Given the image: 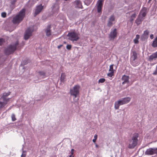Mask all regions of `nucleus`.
<instances>
[{
    "label": "nucleus",
    "instance_id": "1",
    "mask_svg": "<svg viewBox=\"0 0 157 157\" xmlns=\"http://www.w3.org/2000/svg\"><path fill=\"white\" fill-rule=\"evenodd\" d=\"M148 13L147 9L145 7H143L139 12V14L135 21L137 25L140 24L145 19V17Z\"/></svg>",
    "mask_w": 157,
    "mask_h": 157
},
{
    "label": "nucleus",
    "instance_id": "2",
    "mask_svg": "<svg viewBox=\"0 0 157 157\" xmlns=\"http://www.w3.org/2000/svg\"><path fill=\"white\" fill-rule=\"evenodd\" d=\"M19 46L20 45L18 41L13 43L5 49L4 52L5 54L8 55L13 53Z\"/></svg>",
    "mask_w": 157,
    "mask_h": 157
},
{
    "label": "nucleus",
    "instance_id": "3",
    "mask_svg": "<svg viewBox=\"0 0 157 157\" xmlns=\"http://www.w3.org/2000/svg\"><path fill=\"white\" fill-rule=\"evenodd\" d=\"M25 9H22L18 14L13 18V22L14 24H18L22 21L25 16Z\"/></svg>",
    "mask_w": 157,
    "mask_h": 157
},
{
    "label": "nucleus",
    "instance_id": "4",
    "mask_svg": "<svg viewBox=\"0 0 157 157\" xmlns=\"http://www.w3.org/2000/svg\"><path fill=\"white\" fill-rule=\"evenodd\" d=\"M80 88V87L79 85H75L72 89H70V93L71 96L74 97V100L75 102H77L78 99V98L77 99H75L79 95Z\"/></svg>",
    "mask_w": 157,
    "mask_h": 157
},
{
    "label": "nucleus",
    "instance_id": "5",
    "mask_svg": "<svg viewBox=\"0 0 157 157\" xmlns=\"http://www.w3.org/2000/svg\"><path fill=\"white\" fill-rule=\"evenodd\" d=\"M138 136L139 134L137 133H135L133 135L132 139L129 141L128 146L129 148H134L137 145Z\"/></svg>",
    "mask_w": 157,
    "mask_h": 157
},
{
    "label": "nucleus",
    "instance_id": "6",
    "mask_svg": "<svg viewBox=\"0 0 157 157\" xmlns=\"http://www.w3.org/2000/svg\"><path fill=\"white\" fill-rule=\"evenodd\" d=\"M67 36L69 37L70 40L73 41H77L79 38L78 34L75 32L69 33Z\"/></svg>",
    "mask_w": 157,
    "mask_h": 157
},
{
    "label": "nucleus",
    "instance_id": "7",
    "mask_svg": "<svg viewBox=\"0 0 157 157\" xmlns=\"http://www.w3.org/2000/svg\"><path fill=\"white\" fill-rule=\"evenodd\" d=\"M157 153V148H150L147 149L145 152V154L151 155H154Z\"/></svg>",
    "mask_w": 157,
    "mask_h": 157
},
{
    "label": "nucleus",
    "instance_id": "8",
    "mask_svg": "<svg viewBox=\"0 0 157 157\" xmlns=\"http://www.w3.org/2000/svg\"><path fill=\"white\" fill-rule=\"evenodd\" d=\"M33 31V29L32 27L28 28L25 33L24 38L25 40H27L32 35Z\"/></svg>",
    "mask_w": 157,
    "mask_h": 157
},
{
    "label": "nucleus",
    "instance_id": "9",
    "mask_svg": "<svg viewBox=\"0 0 157 157\" xmlns=\"http://www.w3.org/2000/svg\"><path fill=\"white\" fill-rule=\"evenodd\" d=\"M115 17L114 14H112L109 17L108 23L107 24V26L108 27H111L113 24V22L115 21Z\"/></svg>",
    "mask_w": 157,
    "mask_h": 157
},
{
    "label": "nucleus",
    "instance_id": "10",
    "mask_svg": "<svg viewBox=\"0 0 157 157\" xmlns=\"http://www.w3.org/2000/svg\"><path fill=\"white\" fill-rule=\"evenodd\" d=\"M116 29H114L110 32L109 35V38L110 40H113L117 36V32Z\"/></svg>",
    "mask_w": 157,
    "mask_h": 157
},
{
    "label": "nucleus",
    "instance_id": "11",
    "mask_svg": "<svg viewBox=\"0 0 157 157\" xmlns=\"http://www.w3.org/2000/svg\"><path fill=\"white\" fill-rule=\"evenodd\" d=\"M129 77L128 76L125 75H123L121 78L122 84L124 85L126 84H128L129 83Z\"/></svg>",
    "mask_w": 157,
    "mask_h": 157
},
{
    "label": "nucleus",
    "instance_id": "12",
    "mask_svg": "<svg viewBox=\"0 0 157 157\" xmlns=\"http://www.w3.org/2000/svg\"><path fill=\"white\" fill-rule=\"evenodd\" d=\"M103 0H98L97 2V12L98 13H101L102 7L103 5Z\"/></svg>",
    "mask_w": 157,
    "mask_h": 157
},
{
    "label": "nucleus",
    "instance_id": "13",
    "mask_svg": "<svg viewBox=\"0 0 157 157\" xmlns=\"http://www.w3.org/2000/svg\"><path fill=\"white\" fill-rule=\"evenodd\" d=\"M124 104L123 100L121 99L115 102L114 108L116 109H118L120 106Z\"/></svg>",
    "mask_w": 157,
    "mask_h": 157
},
{
    "label": "nucleus",
    "instance_id": "14",
    "mask_svg": "<svg viewBox=\"0 0 157 157\" xmlns=\"http://www.w3.org/2000/svg\"><path fill=\"white\" fill-rule=\"evenodd\" d=\"M43 7L44 6H42V4H40L36 7V9L35 10L34 13V16H36L43 9Z\"/></svg>",
    "mask_w": 157,
    "mask_h": 157
},
{
    "label": "nucleus",
    "instance_id": "15",
    "mask_svg": "<svg viewBox=\"0 0 157 157\" xmlns=\"http://www.w3.org/2000/svg\"><path fill=\"white\" fill-rule=\"evenodd\" d=\"M149 31L147 30H146L144 31L143 33L141 36V39L143 41H144L147 39L148 37Z\"/></svg>",
    "mask_w": 157,
    "mask_h": 157
},
{
    "label": "nucleus",
    "instance_id": "16",
    "mask_svg": "<svg viewBox=\"0 0 157 157\" xmlns=\"http://www.w3.org/2000/svg\"><path fill=\"white\" fill-rule=\"evenodd\" d=\"M8 101L0 97V109L4 107Z\"/></svg>",
    "mask_w": 157,
    "mask_h": 157
},
{
    "label": "nucleus",
    "instance_id": "17",
    "mask_svg": "<svg viewBox=\"0 0 157 157\" xmlns=\"http://www.w3.org/2000/svg\"><path fill=\"white\" fill-rule=\"evenodd\" d=\"M157 58V51L150 56L148 58V61L150 62L155 60Z\"/></svg>",
    "mask_w": 157,
    "mask_h": 157
},
{
    "label": "nucleus",
    "instance_id": "18",
    "mask_svg": "<svg viewBox=\"0 0 157 157\" xmlns=\"http://www.w3.org/2000/svg\"><path fill=\"white\" fill-rule=\"evenodd\" d=\"M45 32L47 36L49 37L51 35L52 33L50 25H48L47 26V28L45 30Z\"/></svg>",
    "mask_w": 157,
    "mask_h": 157
},
{
    "label": "nucleus",
    "instance_id": "19",
    "mask_svg": "<svg viewBox=\"0 0 157 157\" xmlns=\"http://www.w3.org/2000/svg\"><path fill=\"white\" fill-rule=\"evenodd\" d=\"M10 92L8 93H4L2 94V95L0 97L3 98L4 100H6L7 101H9L10 98H7V97L10 95Z\"/></svg>",
    "mask_w": 157,
    "mask_h": 157
},
{
    "label": "nucleus",
    "instance_id": "20",
    "mask_svg": "<svg viewBox=\"0 0 157 157\" xmlns=\"http://www.w3.org/2000/svg\"><path fill=\"white\" fill-rule=\"evenodd\" d=\"M59 9V5L57 4H55L52 6V10L53 11L55 12H58Z\"/></svg>",
    "mask_w": 157,
    "mask_h": 157
},
{
    "label": "nucleus",
    "instance_id": "21",
    "mask_svg": "<svg viewBox=\"0 0 157 157\" xmlns=\"http://www.w3.org/2000/svg\"><path fill=\"white\" fill-rule=\"evenodd\" d=\"M76 7L79 8H82V6L81 1L79 0H77L75 2Z\"/></svg>",
    "mask_w": 157,
    "mask_h": 157
},
{
    "label": "nucleus",
    "instance_id": "22",
    "mask_svg": "<svg viewBox=\"0 0 157 157\" xmlns=\"http://www.w3.org/2000/svg\"><path fill=\"white\" fill-rule=\"evenodd\" d=\"M137 54L136 51H133L132 55L131 56V59L134 61L137 58Z\"/></svg>",
    "mask_w": 157,
    "mask_h": 157
},
{
    "label": "nucleus",
    "instance_id": "23",
    "mask_svg": "<svg viewBox=\"0 0 157 157\" xmlns=\"http://www.w3.org/2000/svg\"><path fill=\"white\" fill-rule=\"evenodd\" d=\"M66 75L65 73H62L61 75L60 81L62 82H64L65 79Z\"/></svg>",
    "mask_w": 157,
    "mask_h": 157
},
{
    "label": "nucleus",
    "instance_id": "24",
    "mask_svg": "<svg viewBox=\"0 0 157 157\" xmlns=\"http://www.w3.org/2000/svg\"><path fill=\"white\" fill-rule=\"evenodd\" d=\"M125 104L129 102L131 100V98L129 97H126L122 99Z\"/></svg>",
    "mask_w": 157,
    "mask_h": 157
},
{
    "label": "nucleus",
    "instance_id": "25",
    "mask_svg": "<svg viewBox=\"0 0 157 157\" xmlns=\"http://www.w3.org/2000/svg\"><path fill=\"white\" fill-rule=\"evenodd\" d=\"M152 46L153 47H157V36L154 39L152 44Z\"/></svg>",
    "mask_w": 157,
    "mask_h": 157
},
{
    "label": "nucleus",
    "instance_id": "26",
    "mask_svg": "<svg viewBox=\"0 0 157 157\" xmlns=\"http://www.w3.org/2000/svg\"><path fill=\"white\" fill-rule=\"evenodd\" d=\"M136 14L135 13L133 14L130 17V22L132 23L134 19L136 18Z\"/></svg>",
    "mask_w": 157,
    "mask_h": 157
},
{
    "label": "nucleus",
    "instance_id": "27",
    "mask_svg": "<svg viewBox=\"0 0 157 157\" xmlns=\"http://www.w3.org/2000/svg\"><path fill=\"white\" fill-rule=\"evenodd\" d=\"M39 75L43 78H45L46 77L45 73L44 71H39L38 72Z\"/></svg>",
    "mask_w": 157,
    "mask_h": 157
},
{
    "label": "nucleus",
    "instance_id": "28",
    "mask_svg": "<svg viewBox=\"0 0 157 157\" xmlns=\"http://www.w3.org/2000/svg\"><path fill=\"white\" fill-rule=\"evenodd\" d=\"M140 38L139 35L137 34L136 35V37L135 39L134 40V41L135 44H137L139 42L138 40Z\"/></svg>",
    "mask_w": 157,
    "mask_h": 157
},
{
    "label": "nucleus",
    "instance_id": "29",
    "mask_svg": "<svg viewBox=\"0 0 157 157\" xmlns=\"http://www.w3.org/2000/svg\"><path fill=\"white\" fill-rule=\"evenodd\" d=\"M93 0H84V3L87 6H89L92 2Z\"/></svg>",
    "mask_w": 157,
    "mask_h": 157
},
{
    "label": "nucleus",
    "instance_id": "30",
    "mask_svg": "<svg viewBox=\"0 0 157 157\" xmlns=\"http://www.w3.org/2000/svg\"><path fill=\"white\" fill-rule=\"evenodd\" d=\"M107 75L108 77L111 78H110V79H111L113 78V76L114 75V72L113 71L110 72L109 73L107 74Z\"/></svg>",
    "mask_w": 157,
    "mask_h": 157
},
{
    "label": "nucleus",
    "instance_id": "31",
    "mask_svg": "<svg viewBox=\"0 0 157 157\" xmlns=\"http://www.w3.org/2000/svg\"><path fill=\"white\" fill-rule=\"evenodd\" d=\"M113 64H112L110 66L109 69V71L110 72H114V70L113 69Z\"/></svg>",
    "mask_w": 157,
    "mask_h": 157
},
{
    "label": "nucleus",
    "instance_id": "32",
    "mask_svg": "<svg viewBox=\"0 0 157 157\" xmlns=\"http://www.w3.org/2000/svg\"><path fill=\"white\" fill-rule=\"evenodd\" d=\"M11 119L13 121H15L16 120L15 115L13 113L11 115Z\"/></svg>",
    "mask_w": 157,
    "mask_h": 157
},
{
    "label": "nucleus",
    "instance_id": "33",
    "mask_svg": "<svg viewBox=\"0 0 157 157\" xmlns=\"http://www.w3.org/2000/svg\"><path fill=\"white\" fill-rule=\"evenodd\" d=\"M22 153L21 155V157H25L26 155V154L25 153L26 151H23V148H22Z\"/></svg>",
    "mask_w": 157,
    "mask_h": 157
},
{
    "label": "nucleus",
    "instance_id": "34",
    "mask_svg": "<svg viewBox=\"0 0 157 157\" xmlns=\"http://www.w3.org/2000/svg\"><path fill=\"white\" fill-rule=\"evenodd\" d=\"M105 79L104 78L100 79L98 80V83H103L105 82Z\"/></svg>",
    "mask_w": 157,
    "mask_h": 157
},
{
    "label": "nucleus",
    "instance_id": "35",
    "mask_svg": "<svg viewBox=\"0 0 157 157\" xmlns=\"http://www.w3.org/2000/svg\"><path fill=\"white\" fill-rule=\"evenodd\" d=\"M98 137V135L97 134H95L94 136V139L93 140V142L95 143Z\"/></svg>",
    "mask_w": 157,
    "mask_h": 157
},
{
    "label": "nucleus",
    "instance_id": "36",
    "mask_svg": "<svg viewBox=\"0 0 157 157\" xmlns=\"http://www.w3.org/2000/svg\"><path fill=\"white\" fill-rule=\"evenodd\" d=\"M4 42V40L2 38H0V46H1Z\"/></svg>",
    "mask_w": 157,
    "mask_h": 157
},
{
    "label": "nucleus",
    "instance_id": "37",
    "mask_svg": "<svg viewBox=\"0 0 157 157\" xmlns=\"http://www.w3.org/2000/svg\"><path fill=\"white\" fill-rule=\"evenodd\" d=\"M153 74L154 75H157V65L156 66V67L155 71L153 72Z\"/></svg>",
    "mask_w": 157,
    "mask_h": 157
},
{
    "label": "nucleus",
    "instance_id": "38",
    "mask_svg": "<svg viewBox=\"0 0 157 157\" xmlns=\"http://www.w3.org/2000/svg\"><path fill=\"white\" fill-rule=\"evenodd\" d=\"M71 48V45H67L66 46V48L68 50H70Z\"/></svg>",
    "mask_w": 157,
    "mask_h": 157
},
{
    "label": "nucleus",
    "instance_id": "39",
    "mask_svg": "<svg viewBox=\"0 0 157 157\" xmlns=\"http://www.w3.org/2000/svg\"><path fill=\"white\" fill-rule=\"evenodd\" d=\"M2 16L3 17H5L6 16V13L5 12H2L1 14Z\"/></svg>",
    "mask_w": 157,
    "mask_h": 157
},
{
    "label": "nucleus",
    "instance_id": "40",
    "mask_svg": "<svg viewBox=\"0 0 157 157\" xmlns=\"http://www.w3.org/2000/svg\"><path fill=\"white\" fill-rule=\"evenodd\" d=\"M11 0V4L12 5H13L16 2V1L17 0Z\"/></svg>",
    "mask_w": 157,
    "mask_h": 157
},
{
    "label": "nucleus",
    "instance_id": "41",
    "mask_svg": "<svg viewBox=\"0 0 157 157\" xmlns=\"http://www.w3.org/2000/svg\"><path fill=\"white\" fill-rule=\"evenodd\" d=\"M74 150L73 149H71V155H73L74 154Z\"/></svg>",
    "mask_w": 157,
    "mask_h": 157
},
{
    "label": "nucleus",
    "instance_id": "42",
    "mask_svg": "<svg viewBox=\"0 0 157 157\" xmlns=\"http://www.w3.org/2000/svg\"><path fill=\"white\" fill-rule=\"evenodd\" d=\"M150 37L151 39H153L154 38V35L153 34H151L150 36Z\"/></svg>",
    "mask_w": 157,
    "mask_h": 157
},
{
    "label": "nucleus",
    "instance_id": "43",
    "mask_svg": "<svg viewBox=\"0 0 157 157\" xmlns=\"http://www.w3.org/2000/svg\"><path fill=\"white\" fill-rule=\"evenodd\" d=\"M63 46V45H62H62H59L58 46V47H57V48H58L59 49L61 47H62V46Z\"/></svg>",
    "mask_w": 157,
    "mask_h": 157
},
{
    "label": "nucleus",
    "instance_id": "44",
    "mask_svg": "<svg viewBox=\"0 0 157 157\" xmlns=\"http://www.w3.org/2000/svg\"><path fill=\"white\" fill-rule=\"evenodd\" d=\"M69 157H74V156L72 155H71V154L69 155Z\"/></svg>",
    "mask_w": 157,
    "mask_h": 157
},
{
    "label": "nucleus",
    "instance_id": "45",
    "mask_svg": "<svg viewBox=\"0 0 157 157\" xmlns=\"http://www.w3.org/2000/svg\"><path fill=\"white\" fill-rule=\"evenodd\" d=\"M95 146L96 147H98V145L97 144H96V145H95Z\"/></svg>",
    "mask_w": 157,
    "mask_h": 157
},
{
    "label": "nucleus",
    "instance_id": "46",
    "mask_svg": "<svg viewBox=\"0 0 157 157\" xmlns=\"http://www.w3.org/2000/svg\"><path fill=\"white\" fill-rule=\"evenodd\" d=\"M152 0H149L148 1V3H149Z\"/></svg>",
    "mask_w": 157,
    "mask_h": 157
},
{
    "label": "nucleus",
    "instance_id": "47",
    "mask_svg": "<svg viewBox=\"0 0 157 157\" xmlns=\"http://www.w3.org/2000/svg\"><path fill=\"white\" fill-rule=\"evenodd\" d=\"M37 1H38L39 0H37Z\"/></svg>",
    "mask_w": 157,
    "mask_h": 157
}]
</instances>
